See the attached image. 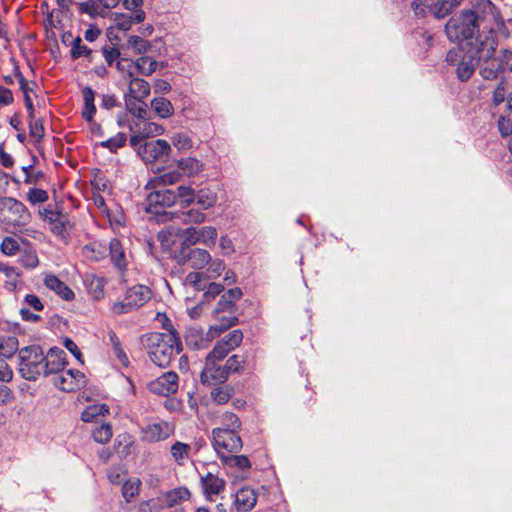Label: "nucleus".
<instances>
[{
	"mask_svg": "<svg viewBox=\"0 0 512 512\" xmlns=\"http://www.w3.org/2000/svg\"><path fill=\"white\" fill-rule=\"evenodd\" d=\"M450 40L461 42L467 57L479 61L496 54L497 32L509 37V30L499 9L490 0H480L470 9H463L445 25Z\"/></svg>",
	"mask_w": 512,
	"mask_h": 512,
	"instance_id": "nucleus-1",
	"label": "nucleus"
},
{
	"mask_svg": "<svg viewBox=\"0 0 512 512\" xmlns=\"http://www.w3.org/2000/svg\"><path fill=\"white\" fill-rule=\"evenodd\" d=\"M140 344L150 360L159 367L169 366L175 355L182 352V342L177 330L171 326L166 333L151 332L140 337Z\"/></svg>",
	"mask_w": 512,
	"mask_h": 512,
	"instance_id": "nucleus-2",
	"label": "nucleus"
},
{
	"mask_svg": "<svg viewBox=\"0 0 512 512\" xmlns=\"http://www.w3.org/2000/svg\"><path fill=\"white\" fill-rule=\"evenodd\" d=\"M18 371L28 381H36L43 375L44 352L38 345L23 347L18 353Z\"/></svg>",
	"mask_w": 512,
	"mask_h": 512,
	"instance_id": "nucleus-3",
	"label": "nucleus"
},
{
	"mask_svg": "<svg viewBox=\"0 0 512 512\" xmlns=\"http://www.w3.org/2000/svg\"><path fill=\"white\" fill-rule=\"evenodd\" d=\"M463 0H414L411 8L416 16L425 17L428 14L435 18L449 15Z\"/></svg>",
	"mask_w": 512,
	"mask_h": 512,
	"instance_id": "nucleus-4",
	"label": "nucleus"
},
{
	"mask_svg": "<svg viewBox=\"0 0 512 512\" xmlns=\"http://www.w3.org/2000/svg\"><path fill=\"white\" fill-rule=\"evenodd\" d=\"M152 297V291L145 285H134L129 288L120 302L113 304L112 311L116 314H125L134 309L142 307Z\"/></svg>",
	"mask_w": 512,
	"mask_h": 512,
	"instance_id": "nucleus-5",
	"label": "nucleus"
},
{
	"mask_svg": "<svg viewBox=\"0 0 512 512\" xmlns=\"http://www.w3.org/2000/svg\"><path fill=\"white\" fill-rule=\"evenodd\" d=\"M212 444L219 457L228 453H238L243 446L239 432L214 428Z\"/></svg>",
	"mask_w": 512,
	"mask_h": 512,
	"instance_id": "nucleus-6",
	"label": "nucleus"
},
{
	"mask_svg": "<svg viewBox=\"0 0 512 512\" xmlns=\"http://www.w3.org/2000/svg\"><path fill=\"white\" fill-rule=\"evenodd\" d=\"M174 259L180 265L189 264L191 268L200 270L211 262V255L206 249L180 247L174 252Z\"/></svg>",
	"mask_w": 512,
	"mask_h": 512,
	"instance_id": "nucleus-7",
	"label": "nucleus"
},
{
	"mask_svg": "<svg viewBox=\"0 0 512 512\" xmlns=\"http://www.w3.org/2000/svg\"><path fill=\"white\" fill-rule=\"evenodd\" d=\"M243 332L234 329L219 340L211 352L207 355V362H215L224 359L231 351L235 350L243 341Z\"/></svg>",
	"mask_w": 512,
	"mask_h": 512,
	"instance_id": "nucleus-8",
	"label": "nucleus"
},
{
	"mask_svg": "<svg viewBox=\"0 0 512 512\" xmlns=\"http://www.w3.org/2000/svg\"><path fill=\"white\" fill-rule=\"evenodd\" d=\"M146 202V210L149 213L155 215H167L165 209L175 204L176 192L171 189L156 190L148 194Z\"/></svg>",
	"mask_w": 512,
	"mask_h": 512,
	"instance_id": "nucleus-9",
	"label": "nucleus"
},
{
	"mask_svg": "<svg viewBox=\"0 0 512 512\" xmlns=\"http://www.w3.org/2000/svg\"><path fill=\"white\" fill-rule=\"evenodd\" d=\"M2 211L9 213L5 220L14 226H24L31 220V213L28 208L21 201L12 197H6L2 200Z\"/></svg>",
	"mask_w": 512,
	"mask_h": 512,
	"instance_id": "nucleus-10",
	"label": "nucleus"
},
{
	"mask_svg": "<svg viewBox=\"0 0 512 512\" xmlns=\"http://www.w3.org/2000/svg\"><path fill=\"white\" fill-rule=\"evenodd\" d=\"M175 432L172 422L161 420L148 424L141 431V439L147 443H157L171 437Z\"/></svg>",
	"mask_w": 512,
	"mask_h": 512,
	"instance_id": "nucleus-11",
	"label": "nucleus"
},
{
	"mask_svg": "<svg viewBox=\"0 0 512 512\" xmlns=\"http://www.w3.org/2000/svg\"><path fill=\"white\" fill-rule=\"evenodd\" d=\"M54 384L62 391L72 392L86 385L85 375L76 369L63 370L54 378Z\"/></svg>",
	"mask_w": 512,
	"mask_h": 512,
	"instance_id": "nucleus-12",
	"label": "nucleus"
},
{
	"mask_svg": "<svg viewBox=\"0 0 512 512\" xmlns=\"http://www.w3.org/2000/svg\"><path fill=\"white\" fill-rule=\"evenodd\" d=\"M170 151V144L162 139L146 142L138 148V154L148 163L167 157Z\"/></svg>",
	"mask_w": 512,
	"mask_h": 512,
	"instance_id": "nucleus-13",
	"label": "nucleus"
},
{
	"mask_svg": "<svg viewBox=\"0 0 512 512\" xmlns=\"http://www.w3.org/2000/svg\"><path fill=\"white\" fill-rule=\"evenodd\" d=\"M43 364V375L48 376L50 374L58 375L62 372L67 365L66 353L57 347L51 348L47 355L44 356Z\"/></svg>",
	"mask_w": 512,
	"mask_h": 512,
	"instance_id": "nucleus-14",
	"label": "nucleus"
},
{
	"mask_svg": "<svg viewBox=\"0 0 512 512\" xmlns=\"http://www.w3.org/2000/svg\"><path fill=\"white\" fill-rule=\"evenodd\" d=\"M243 296V292L240 288L235 287L228 289L225 291L216 307L213 310V315H218L222 312H228V314H237L238 307H237V301H239Z\"/></svg>",
	"mask_w": 512,
	"mask_h": 512,
	"instance_id": "nucleus-15",
	"label": "nucleus"
},
{
	"mask_svg": "<svg viewBox=\"0 0 512 512\" xmlns=\"http://www.w3.org/2000/svg\"><path fill=\"white\" fill-rule=\"evenodd\" d=\"M178 379V375L175 372H166L151 382L150 389L156 394L168 396L178 390Z\"/></svg>",
	"mask_w": 512,
	"mask_h": 512,
	"instance_id": "nucleus-16",
	"label": "nucleus"
},
{
	"mask_svg": "<svg viewBox=\"0 0 512 512\" xmlns=\"http://www.w3.org/2000/svg\"><path fill=\"white\" fill-rule=\"evenodd\" d=\"M213 317L216 320V324L211 325L208 331V334L212 338L220 336L223 332L233 326H236L239 323L237 314H228V312H222L218 315H213Z\"/></svg>",
	"mask_w": 512,
	"mask_h": 512,
	"instance_id": "nucleus-17",
	"label": "nucleus"
},
{
	"mask_svg": "<svg viewBox=\"0 0 512 512\" xmlns=\"http://www.w3.org/2000/svg\"><path fill=\"white\" fill-rule=\"evenodd\" d=\"M201 485L206 499L212 500L213 495H218L224 491L226 482L209 472L205 476H201Z\"/></svg>",
	"mask_w": 512,
	"mask_h": 512,
	"instance_id": "nucleus-18",
	"label": "nucleus"
},
{
	"mask_svg": "<svg viewBox=\"0 0 512 512\" xmlns=\"http://www.w3.org/2000/svg\"><path fill=\"white\" fill-rule=\"evenodd\" d=\"M214 363L215 362L206 361V367L200 376L201 382L204 385H211V380L218 381L219 384H223L229 378V374L225 371L224 366H215Z\"/></svg>",
	"mask_w": 512,
	"mask_h": 512,
	"instance_id": "nucleus-19",
	"label": "nucleus"
},
{
	"mask_svg": "<svg viewBox=\"0 0 512 512\" xmlns=\"http://www.w3.org/2000/svg\"><path fill=\"white\" fill-rule=\"evenodd\" d=\"M128 92L124 97L134 98V99H146L150 94V84L136 76L128 79Z\"/></svg>",
	"mask_w": 512,
	"mask_h": 512,
	"instance_id": "nucleus-20",
	"label": "nucleus"
},
{
	"mask_svg": "<svg viewBox=\"0 0 512 512\" xmlns=\"http://www.w3.org/2000/svg\"><path fill=\"white\" fill-rule=\"evenodd\" d=\"M45 286L54 291L57 295H59L65 301H71L74 299V292L70 289L68 285H66L63 281H61L55 275H47L44 279Z\"/></svg>",
	"mask_w": 512,
	"mask_h": 512,
	"instance_id": "nucleus-21",
	"label": "nucleus"
},
{
	"mask_svg": "<svg viewBox=\"0 0 512 512\" xmlns=\"http://www.w3.org/2000/svg\"><path fill=\"white\" fill-rule=\"evenodd\" d=\"M257 502V495L253 489L242 488L237 491L234 505L237 511L251 510Z\"/></svg>",
	"mask_w": 512,
	"mask_h": 512,
	"instance_id": "nucleus-22",
	"label": "nucleus"
},
{
	"mask_svg": "<svg viewBox=\"0 0 512 512\" xmlns=\"http://www.w3.org/2000/svg\"><path fill=\"white\" fill-rule=\"evenodd\" d=\"M109 254L111 262L119 270L124 271L127 268V260L124 247L117 238L111 239L109 243Z\"/></svg>",
	"mask_w": 512,
	"mask_h": 512,
	"instance_id": "nucleus-23",
	"label": "nucleus"
},
{
	"mask_svg": "<svg viewBox=\"0 0 512 512\" xmlns=\"http://www.w3.org/2000/svg\"><path fill=\"white\" fill-rule=\"evenodd\" d=\"M479 67V74L485 80H496L500 73H503L499 57L496 54L488 60L479 61Z\"/></svg>",
	"mask_w": 512,
	"mask_h": 512,
	"instance_id": "nucleus-24",
	"label": "nucleus"
},
{
	"mask_svg": "<svg viewBox=\"0 0 512 512\" xmlns=\"http://www.w3.org/2000/svg\"><path fill=\"white\" fill-rule=\"evenodd\" d=\"M235 393V389L231 384H215L210 391V398L216 405L227 404Z\"/></svg>",
	"mask_w": 512,
	"mask_h": 512,
	"instance_id": "nucleus-25",
	"label": "nucleus"
},
{
	"mask_svg": "<svg viewBox=\"0 0 512 512\" xmlns=\"http://www.w3.org/2000/svg\"><path fill=\"white\" fill-rule=\"evenodd\" d=\"M479 62L475 59L467 57V53L463 52L462 59L457 62L456 76L461 82L468 81L474 74Z\"/></svg>",
	"mask_w": 512,
	"mask_h": 512,
	"instance_id": "nucleus-26",
	"label": "nucleus"
},
{
	"mask_svg": "<svg viewBox=\"0 0 512 512\" xmlns=\"http://www.w3.org/2000/svg\"><path fill=\"white\" fill-rule=\"evenodd\" d=\"M129 128L130 131L142 133L145 138L159 136L164 133V127L162 125L150 122L148 119L133 122Z\"/></svg>",
	"mask_w": 512,
	"mask_h": 512,
	"instance_id": "nucleus-27",
	"label": "nucleus"
},
{
	"mask_svg": "<svg viewBox=\"0 0 512 512\" xmlns=\"http://www.w3.org/2000/svg\"><path fill=\"white\" fill-rule=\"evenodd\" d=\"M146 18L144 10H136L131 14H118L115 17V26L120 29L127 31L133 24L142 23Z\"/></svg>",
	"mask_w": 512,
	"mask_h": 512,
	"instance_id": "nucleus-28",
	"label": "nucleus"
},
{
	"mask_svg": "<svg viewBox=\"0 0 512 512\" xmlns=\"http://www.w3.org/2000/svg\"><path fill=\"white\" fill-rule=\"evenodd\" d=\"M124 100L127 111L135 116L139 121L149 118V110L147 104L144 101L145 99L124 97Z\"/></svg>",
	"mask_w": 512,
	"mask_h": 512,
	"instance_id": "nucleus-29",
	"label": "nucleus"
},
{
	"mask_svg": "<svg viewBox=\"0 0 512 512\" xmlns=\"http://www.w3.org/2000/svg\"><path fill=\"white\" fill-rule=\"evenodd\" d=\"M14 75L18 79L20 90L23 92L24 103H25V107L28 111V117H33L35 109H34L33 101L29 95V92L32 89L29 87L28 81L23 76L18 65H16V64L14 66Z\"/></svg>",
	"mask_w": 512,
	"mask_h": 512,
	"instance_id": "nucleus-30",
	"label": "nucleus"
},
{
	"mask_svg": "<svg viewBox=\"0 0 512 512\" xmlns=\"http://www.w3.org/2000/svg\"><path fill=\"white\" fill-rule=\"evenodd\" d=\"M82 96L84 100V107L82 110V117L86 121H91L96 114V106H95V92L94 90L86 86L82 89Z\"/></svg>",
	"mask_w": 512,
	"mask_h": 512,
	"instance_id": "nucleus-31",
	"label": "nucleus"
},
{
	"mask_svg": "<svg viewBox=\"0 0 512 512\" xmlns=\"http://www.w3.org/2000/svg\"><path fill=\"white\" fill-rule=\"evenodd\" d=\"M191 496L190 491L185 487L174 488L164 494V502L171 508L187 501Z\"/></svg>",
	"mask_w": 512,
	"mask_h": 512,
	"instance_id": "nucleus-32",
	"label": "nucleus"
},
{
	"mask_svg": "<svg viewBox=\"0 0 512 512\" xmlns=\"http://www.w3.org/2000/svg\"><path fill=\"white\" fill-rule=\"evenodd\" d=\"M222 463L232 468L240 470L249 469L251 467L250 460L245 455H235V453H228L219 457Z\"/></svg>",
	"mask_w": 512,
	"mask_h": 512,
	"instance_id": "nucleus-33",
	"label": "nucleus"
},
{
	"mask_svg": "<svg viewBox=\"0 0 512 512\" xmlns=\"http://www.w3.org/2000/svg\"><path fill=\"white\" fill-rule=\"evenodd\" d=\"M151 107L155 113L163 119L169 118L174 113L172 103L164 97H156L151 101Z\"/></svg>",
	"mask_w": 512,
	"mask_h": 512,
	"instance_id": "nucleus-34",
	"label": "nucleus"
},
{
	"mask_svg": "<svg viewBox=\"0 0 512 512\" xmlns=\"http://www.w3.org/2000/svg\"><path fill=\"white\" fill-rule=\"evenodd\" d=\"M195 201L203 210H206L216 204L217 194L211 189L202 188L195 193Z\"/></svg>",
	"mask_w": 512,
	"mask_h": 512,
	"instance_id": "nucleus-35",
	"label": "nucleus"
},
{
	"mask_svg": "<svg viewBox=\"0 0 512 512\" xmlns=\"http://www.w3.org/2000/svg\"><path fill=\"white\" fill-rule=\"evenodd\" d=\"M19 341L15 336L0 337V356L11 358L17 351L19 352Z\"/></svg>",
	"mask_w": 512,
	"mask_h": 512,
	"instance_id": "nucleus-36",
	"label": "nucleus"
},
{
	"mask_svg": "<svg viewBox=\"0 0 512 512\" xmlns=\"http://www.w3.org/2000/svg\"><path fill=\"white\" fill-rule=\"evenodd\" d=\"M223 366L229 376L231 374H242L246 366V356L234 354L226 360Z\"/></svg>",
	"mask_w": 512,
	"mask_h": 512,
	"instance_id": "nucleus-37",
	"label": "nucleus"
},
{
	"mask_svg": "<svg viewBox=\"0 0 512 512\" xmlns=\"http://www.w3.org/2000/svg\"><path fill=\"white\" fill-rule=\"evenodd\" d=\"M191 446L187 443L176 441L170 448L171 455L175 462L182 466L189 458Z\"/></svg>",
	"mask_w": 512,
	"mask_h": 512,
	"instance_id": "nucleus-38",
	"label": "nucleus"
},
{
	"mask_svg": "<svg viewBox=\"0 0 512 512\" xmlns=\"http://www.w3.org/2000/svg\"><path fill=\"white\" fill-rule=\"evenodd\" d=\"M71 228L72 225L64 214L50 224L51 233L61 239L68 238Z\"/></svg>",
	"mask_w": 512,
	"mask_h": 512,
	"instance_id": "nucleus-39",
	"label": "nucleus"
},
{
	"mask_svg": "<svg viewBox=\"0 0 512 512\" xmlns=\"http://www.w3.org/2000/svg\"><path fill=\"white\" fill-rule=\"evenodd\" d=\"M178 168L188 176H194L200 173L204 165L196 158H185L178 161Z\"/></svg>",
	"mask_w": 512,
	"mask_h": 512,
	"instance_id": "nucleus-40",
	"label": "nucleus"
},
{
	"mask_svg": "<svg viewBox=\"0 0 512 512\" xmlns=\"http://www.w3.org/2000/svg\"><path fill=\"white\" fill-rule=\"evenodd\" d=\"M106 280L103 277L92 276L88 280L87 288L88 292L94 300H100L104 297V287Z\"/></svg>",
	"mask_w": 512,
	"mask_h": 512,
	"instance_id": "nucleus-41",
	"label": "nucleus"
},
{
	"mask_svg": "<svg viewBox=\"0 0 512 512\" xmlns=\"http://www.w3.org/2000/svg\"><path fill=\"white\" fill-rule=\"evenodd\" d=\"M221 427L218 429H224L227 431L239 432L242 426L240 418L232 412H224L221 417Z\"/></svg>",
	"mask_w": 512,
	"mask_h": 512,
	"instance_id": "nucleus-42",
	"label": "nucleus"
},
{
	"mask_svg": "<svg viewBox=\"0 0 512 512\" xmlns=\"http://www.w3.org/2000/svg\"><path fill=\"white\" fill-rule=\"evenodd\" d=\"M135 66L138 74L149 76L156 71L158 63L151 57L141 56L135 61Z\"/></svg>",
	"mask_w": 512,
	"mask_h": 512,
	"instance_id": "nucleus-43",
	"label": "nucleus"
},
{
	"mask_svg": "<svg viewBox=\"0 0 512 512\" xmlns=\"http://www.w3.org/2000/svg\"><path fill=\"white\" fill-rule=\"evenodd\" d=\"M141 481L137 478L128 479L122 485V496L126 502H131L140 492Z\"/></svg>",
	"mask_w": 512,
	"mask_h": 512,
	"instance_id": "nucleus-44",
	"label": "nucleus"
},
{
	"mask_svg": "<svg viewBox=\"0 0 512 512\" xmlns=\"http://www.w3.org/2000/svg\"><path fill=\"white\" fill-rule=\"evenodd\" d=\"M105 247L100 243L92 242L83 247V255L92 261H100L105 258Z\"/></svg>",
	"mask_w": 512,
	"mask_h": 512,
	"instance_id": "nucleus-45",
	"label": "nucleus"
},
{
	"mask_svg": "<svg viewBox=\"0 0 512 512\" xmlns=\"http://www.w3.org/2000/svg\"><path fill=\"white\" fill-rule=\"evenodd\" d=\"M175 192L176 199L179 198L182 208L189 207L195 201L196 191L191 186L180 185Z\"/></svg>",
	"mask_w": 512,
	"mask_h": 512,
	"instance_id": "nucleus-46",
	"label": "nucleus"
},
{
	"mask_svg": "<svg viewBox=\"0 0 512 512\" xmlns=\"http://www.w3.org/2000/svg\"><path fill=\"white\" fill-rule=\"evenodd\" d=\"M127 45L138 54H144L151 49L150 42L137 35L130 36L127 40Z\"/></svg>",
	"mask_w": 512,
	"mask_h": 512,
	"instance_id": "nucleus-47",
	"label": "nucleus"
},
{
	"mask_svg": "<svg viewBox=\"0 0 512 512\" xmlns=\"http://www.w3.org/2000/svg\"><path fill=\"white\" fill-rule=\"evenodd\" d=\"M112 435V427L108 423L101 424L92 431L93 439L101 444L109 442Z\"/></svg>",
	"mask_w": 512,
	"mask_h": 512,
	"instance_id": "nucleus-48",
	"label": "nucleus"
},
{
	"mask_svg": "<svg viewBox=\"0 0 512 512\" xmlns=\"http://www.w3.org/2000/svg\"><path fill=\"white\" fill-rule=\"evenodd\" d=\"M185 343L188 347L193 349H201L204 347V340L202 337V332L197 329H189L185 336Z\"/></svg>",
	"mask_w": 512,
	"mask_h": 512,
	"instance_id": "nucleus-49",
	"label": "nucleus"
},
{
	"mask_svg": "<svg viewBox=\"0 0 512 512\" xmlns=\"http://www.w3.org/2000/svg\"><path fill=\"white\" fill-rule=\"evenodd\" d=\"M198 234L200 238V242L208 247L215 246L216 238H217V230L212 226H205L198 229Z\"/></svg>",
	"mask_w": 512,
	"mask_h": 512,
	"instance_id": "nucleus-50",
	"label": "nucleus"
},
{
	"mask_svg": "<svg viewBox=\"0 0 512 512\" xmlns=\"http://www.w3.org/2000/svg\"><path fill=\"white\" fill-rule=\"evenodd\" d=\"M117 70L123 75V78L127 81L128 79L135 76L136 66L135 62L127 59L121 58L116 62Z\"/></svg>",
	"mask_w": 512,
	"mask_h": 512,
	"instance_id": "nucleus-51",
	"label": "nucleus"
},
{
	"mask_svg": "<svg viewBox=\"0 0 512 512\" xmlns=\"http://www.w3.org/2000/svg\"><path fill=\"white\" fill-rule=\"evenodd\" d=\"M184 224H201L205 221L206 215L200 209H189L181 213Z\"/></svg>",
	"mask_w": 512,
	"mask_h": 512,
	"instance_id": "nucleus-52",
	"label": "nucleus"
},
{
	"mask_svg": "<svg viewBox=\"0 0 512 512\" xmlns=\"http://www.w3.org/2000/svg\"><path fill=\"white\" fill-rule=\"evenodd\" d=\"M107 9L102 0H88L80 3V11L89 15H97L103 13Z\"/></svg>",
	"mask_w": 512,
	"mask_h": 512,
	"instance_id": "nucleus-53",
	"label": "nucleus"
},
{
	"mask_svg": "<svg viewBox=\"0 0 512 512\" xmlns=\"http://www.w3.org/2000/svg\"><path fill=\"white\" fill-rule=\"evenodd\" d=\"M18 262L27 269H33L38 266L39 259L34 250L25 249L21 252Z\"/></svg>",
	"mask_w": 512,
	"mask_h": 512,
	"instance_id": "nucleus-54",
	"label": "nucleus"
},
{
	"mask_svg": "<svg viewBox=\"0 0 512 512\" xmlns=\"http://www.w3.org/2000/svg\"><path fill=\"white\" fill-rule=\"evenodd\" d=\"M207 276L203 272H190L185 278V284L193 287L197 291H203L206 285L203 281L206 280Z\"/></svg>",
	"mask_w": 512,
	"mask_h": 512,
	"instance_id": "nucleus-55",
	"label": "nucleus"
},
{
	"mask_svg": "<svg viewBox=\"0 0 512 512\" xmlns=\"http://www.w3.org/2000/svg\"><path fill=\"white\" fill-rule=\"evenodd\" d=\"M92 50L82 43L81 37L77 36L74 41V45L70 50L71 58L76 60L80 57L90 58Z\"/></svg>",
	"mask_w": 512,
	"mask_h": 512,
	"instance_id": "nucleus-56",
	"label": "nucleus"
},
{
	"mask_svg": "<svg viewBox=\"0 0 512 512\" xmlns=\"http://www.w3.org/2000/svg\"><path fill=\"white\" fill-rule=\"evenodd\" d=\"M173 146L179 151H186L192 148L193 141L186 133H175L171 137Z\"/></svg>",
	"mask_w": 512,
	"mask_h": 512,
	"instance_id": "nucleus-57",
	"label": "nucleus"
},
{
	"mask_svg": "<svg viewBox=\"0 0 512 512\" xmlns=\"http://www.w3.org/2000/svg\"><path fill=\"white\" fill-rule=\"evenodd\" d=\"M126 135L124 133H118L114 137H111L105 141H102L100 145L104 148L109 149L110 152H116L117 149L123 147L126 143Z\"/></svg>",
	"mask_w": 512,
	"mask_h": 512,
	"instance_id": "nucleus-58",
	"label": "nucleus"
},
{
	"mask_svg": "<svg viewBox=\"0 0 512 512\" xmlns=\"http://www.w3.org/2000/svg\"><path fill=\"white\" fill-rule=\"evenodd\" d=\"M26 199L31 205H36L46 202L49 199V195L44 189L30 188L27 192Z\"/></svg>",
	"mask_w": 512,
	"mask_h": 512,
	"instance_id": "nucleus-59",
	"label": "nucleus"
},
{
	"mask_svg": "<svg viewBox=\"0 0 512 512\" xmlns=\"http://www.w3.org/2000/svg\"><path fill=\"white\" fill-rule=\"evenodd\" d=\"M29 118V135L35 138L36 141H40L44 136V126L41 119H37L35 117V113L33 117Z\"/></svg>",
	"mask_w": 512,
	"mask_h": 512,
	"instance_id": "nucleus-60",
	"label": "nucleus"
},
{
	"mask_svg": "<svg viewBox=\"0 0 512 512\" xmlns=\"http://www.w3.org/2000/svg\"><path fill=\"white\" fill-rule=\"evenodd\" d=\"M198 242H200L198 229L195 227H188L184 231V238L180 244V247H192Z\"/></svg>",
	"mask_w": 512,
	"mask_h": 512,
	"instance_id": "nucleus-61",
	"label": "nucleus"
},
{
	"mask_svg": "<svg viewBox=\"0 0 512 512\" xmlns=\"http://www.w3.org/2000/svg\"><path fill=\"white\" fill-rule=\"evenodd\" d=\"M1 251L8 256L15 255L20 251L18 241L13 237H5L1 243Z\"/></svg>",
	"mask_w": 512,
	"mask_h": 512,
	"instance_id": "nucleus-62",
	"label": "nucleus"
},
{
	"mask_svg": "<svg viewBox=\"0 0 512 512\" xmlns=\"http://www.w3.org/2000/svg\"><path fill=\"white\" fill-rule=\"evenodd\" d=\"M498 57L502 71L512 72V51L508 49H502L500 50Z\"/></svg>",
	"mask_w": 512,
	"mask_h": 512,
	"instance_id": "nucleus-63",
	"label": "nucleus"
},
{
	"mask_svg": "<svg viewBox=\"0 0 512 512\" xmlns=\"http://www.w3.org/2000/svg\"><path fill=\"white\" fill-rule=\"evenodd\" d=\"M225 270V263L221 259H215L212 260L209 263V267L207 269L208 272V278H217L219 277L222 272Z\"/></svg>",
	"mask_w": 512,
	"mask_h": 512,
	"instance_id": "nucleus-64",
	"label": "nucleus"
}]
</instances>
